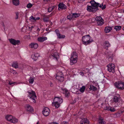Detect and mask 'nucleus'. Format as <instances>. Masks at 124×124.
<instances>
[{
  "label": "nucleus",
  "mask_w": 124,
  "mask_h": 124,
  "mask_svg": "<svg viewBox=\"0 0 124 124\" xmlns=\"http://www.w3.org/2000/svg\"><path fill=\"white\" fill-rule=\"evenodd\" d=\"M10 72L13 74H16V71L14 70H11L10 71Z\"/></svg>",
  "instance_id": "44"
},
{
  "label": "nucleus",
  "mask_w": 124,
  "mask_h": 124,
  "mask_svg": "<svg viewBox=\"0 0 124 124\" xmlns=\"http://www.w3.org/2000/svg\"><path fill=\"white\" fill-rule=\"evenodd\" d=\"M50 0H44V1H46L47 2L49 1Z\"/></svg>",
  "instance_id": "51"
},
{
  "label": "nucleus",
  "mask_w": 124,
  "mask_h": 124,
  "mask_svg": "<svg viewBox=\"0 0 124 124\" xmlns=\"http://www.w3.org/2000/svg\"><path fill=\"white\" fill-rule=\"evenodd\" d=\"M73 19L75 18L79 17L80 15L79 14L73 13L72 14Z\"/></svg>",
  "instance_id": "35"
},
{
  "label": "nucleus",
  "mask_w": 124,
  "mask_h": 124,
  "mask_svg": "<svg viewBox=\"0 0 124 124\" xmlns=\"http://www.w3.org/2000/svg\"><path fill=\"white\" fill-rule=\"evenodd\" d=\"M32 5L30 3L28 4L27 5V7L28 8H31L32 6Z\"/></svg>",
  "instance_id": "41"
},
{
  "label": "nucleus",
  "mask_w": 124,
  "mask_h": 124,
  "mask_svg": "<svg viewBox=\"0 0 124 124\" xmlns=\"http://www.w3.org/2000/svg\"><path fill=\"white\" fill-rule=\"evenodd\" d=\"M12 66L15 68H18V64L17 62H13Z\"/></svg>",
  "instance_id": "28"
},
{
  "label": "nucleus",
  "mask_w": 124,
  "mask_h": 124,
  "mask_svg": "<svg viewBox=\"0 0 124 124\" xmlns=\"http://www.w3.org/2000/svg\"><path fill=\"white\" fill-rule=\"evenodd\" d=\"M55 32L56 34L57 35L60 34V31L58 29H56L55 30Z\"/></svg>",
  "instance_id": "42"
},
{
  "label": "nucleus",
  "mask_w": 124,
  "mask_h": 124,
  "mask_svg": "<svg viewBox=\"0 0 124 124\" xmlns=\"http://www.w3.org/2000/svg\"><path fill=\"white\" fill-rule=\"evenodd\" d=\"M43 20L44 22H48L49 21L48 20V18L44 17L43 18Z\"/></svg>",
  "instance_id": "40"
},
{
  "label": "nucleus",
  "mask_w": 124,
  "mask_h": 124,
  "mask_svg": "<svg viewBox=\"0 0 124 124\" xmlns=\"http://www.w3.org/2000/svg\"><path fill=\"white\" fill-rule=\"evenodd\" d=\"M86 70H88L87 69H86ZM87 71L89 72V70H88V71Z\"/></svg>",
  "instance_id": "57"
},
{
  "label": "nucleus",
  "mask_w": 124,
  "mask_h": 124,
  "mask_svg": "<svg viewBox=\"0 0 124 124\" xmlns=\"http://www.w3.org/2000/svg\"><path fill=\"white\" fill-rule=\"evenodd\" d=\"M110 108V107H105V110H107L108 111H109Z\"/></svg>",
  "instance_id": "46"
},
{
  "label": "nucleus",
  "mask_w": 124,
  "mask_h": 124,
  "mask_svg": "<svg viewBox=\"0 0 124 124\" xmlns=\"http://www.w3.org/2000/svg\"><path fill=\"white\" fill-rule=\"evenodd\" d=\"M25 107L27 112H29L31 113L33 112L34 109L33 108L29 105H26L25 106Z\"/></svg>",
  "instance_id": "10"
},
{
  "label": "nucleus",
  "mask_w": 124,
  "mask_h": 124,
  "mask_svg": "<svg viewBox=\"0 0 124 124\" xmlns=\"http://www.w3.org/2000/svg\"><path fill=\"white\" fill-rule=\"evenodd\" d=\"M49 109L47 107H46L43 109L42 113L43 115L46 116H48L50 113Z\"/></svg>",
  "instance_id": "9"
},
{
  "label": "nucleus",
  "mask_w": 124,
  "mask_h": 124,
  "mask_svg": "<svg viewBox=\"0 0 124 124\" xmlns=\"http://www.w3.org/2000/svg\"><path fill=\"white\" fill-rule=\"evenodd\" d=\"M15 83V82H9V84L10 85H12V84H14Z\"/></svg>",
  "instance_id": "47"
},
{
  "label": "nucleus",
  "mask_w": 124,
  "mask_h": 124,
  "mask_svg": "<svg viewBox=\"0 0 124 124\" xmlns=\"http://www.w3.org/2000/svg\"><path fill=\"white\" fill-rule=\"evenodd\" d=\"M58 9H65L67 8L66 6L62 3H60L58 5Z\"/></svg>",
  "instance_id": "14"
},
{
  "label": "nucleus",
  "mask_w": 124,
  "mask_h": 124,
  "mask_svg": "<svg viewBox=\"0 0 124 124\" xmlns=\"http://www.w3.org/2000/svg\"><path fill=\"white\" fill-rule=\"evenodd\" d=\"M98 121L99 124H105L106 123V122L103 119L99 118Z\"/></svg>",
  "instance_id": "31"
},
{
  "label": "nucleus",
  "mask_w": 124,
  "mask_h": 124,
  "mask_svg": "<svg viewBox=\"0 0 124 124\" xmlns=\"http://www.w3.org/2000/svg\"><path fill=\"white\" fill-rule=\"evenodd\" d=\"M62 90L63 92V93L65 94L66 97H68V94H69V92L68 90L66 89H62Z\"/></svg>",
  "instance_id": "20"
},
{
  "label": "nucleus",
  "mask_w": 124,
  "mask_h": 124,
  "mask_svg": "<svg viewBox=\"0 0 124 124\" xmlns=\"http://www.w3.org/2000/svg\"><path fill=\"white\" fill-rule=\"evenodd\" d=\"M70 64L71 65H72L76 63L77 61V60L75 59H73L72 58H70Z\"/></svg>",
  "instance_id": "23"
},
{
  "label": "nucleus",
  "mask_w": 124,
  "mask_h": 124,
  "mask_svg": "<svg viewBox=\"0 0 124 124\" xmlns=\"http://www.w3.org/2000/svg\"><path fill=\"white\" fill-rule=\"evenodd\" d=\"M89 89L93 91H96L97 90V88L93 85H91L90 86Z\"/></svg>",
  "instance_id": "32"
},
{
  "label": "nucleus",
  "mask_w": 124,
  "mask_h": 124,
  "mask_svg": "<svg viewBox=\"0 0 124 124\" xmlns=\"http://www.w3.org/2000/svg\"><path fill=\"white\" fill-rule=\"evenodd\" d=\"M40 30V29H39V28H38L37 30V31H39Z\"/></svg>",
  "instance_id": "50"
},
{
  "label": "nucleus",
  "mask_w": 124,
  "mask_h": 124,
  "mask_svg": "<svg viewBox=\"0 0 124 124\" xmlns=\"http://www.w3.org/2000/svg\"><path fill=\"white\" fill-rule=\"evenodd\" d=\"M58 38L59 39H63L65 37V36L64 35H62L60 33L57 35Z\"/></svg>",
  "instance_id": "37"
},
{
  "label": "nucleus",
  "mask_w": 124,
  "mask_h": 124,
  "mask_svg": "<svg viewBox=\"0 0 124 124\" xmlns=\"http://www.w3.org/2000/svg\"><path fill=\"white\" fill-rule=\"evenodd\" d=\"M34 77H30L29 79V81L30 83L32 84L33 83L34 81Z\"/></svg>",
  "instance_id": "30"
},
{
  "label": "nucleus",
  "mask_w": 124,
  "mask_h": 124,
  "mask_svg": "<svg viewBox=\"0 0 124 124\" xmlns=\"http://www.w3.org/2000/svg\"><path fill=\"white\" fill-rule=\"evenodd\" d=\"M50 85L51 86H53V85L52 83H51Z\"/></svg>",
  "instance_id": "52"
},
{
  "label": "nucleus",
  "mask_w": 124,
  "mask_h": 124,
  "mask_svg": "<svg viewBox=\"0 0 124 124\" xmlns=\"http://www.w3.org/2000/svg\"><path fill=\"white\" fill-rule=\"evenodd\" d=\"M112 30V28L111 27H107L105 28V31L106 33H108Z\"/></svg>",
  "instance_id": "25"
},
{
  "label": "nucleus",
  "mask_w": 124,
  "mask_h": 124,
  "mask_svg": "<svg viewBox=\"0 0 124 124\" xmlns=\"http://www.w3.org/2000/svg\"><path fill=\"white\" fill-rule=\"evenodd\" d=\"M36 124H39V121H38L37 122Z\"/></svg>",
  "instance_id": "53"
},
{
  "label": "nucleus",
  "mask_w": 124,
  "mask_h": 124,
  "mask_svg": "<svg viewBox=\"0 0 124 124\" xmlns=\"http://www.w3.org/2000/svg\"><path fill=\"white\" fill-rule=\"evenodd\" d=\"M13 116L11 115H7L6 118L7 120L11 122L12 118H13Z\"/></svg>",
  "instance_id": "29"
},
{
  "label": "nucleus",
  "mask_w": 124,
  "mask_h": 124,
  "mask_svg": "<svg viewBox=\"0 0 124 124\" xmlns=\"http://www.w3.org/2000/svg\"><path fill=\"white\" fill-rule=\"evenodd\" d=\"M47 38L46 37H39L38 39V41L40 42H43L44 41L46 40Z\"/></svg>",
  "instance_id": "18"
},
{
  "label": "nucleus",
  "mask_w": 124,
  "mask_h": 124,
  "mask_svg": "<svg viewBox=\"0 0 124 124\" xmlns=\"http://www.w3.org/2000/svg\"><path fill=\"white\" fill-rule=\"evenodd\" d=\"M39 19L40 18L39 17L35 18L33 16H31L29 18V20L32 22H35L37 20H39Z\"/></svg>",
  "instance_id": "21"
},
{
  "label": "nucleus",
  "mask_w": 124,
  "mask_h": 124,
  "mask_svg": "<svg viewBox=\"0 0 124 124\" xmlns=\"http://www.w3.org/2000/svg\"><path fill=\"white\" fill-rule=\"evenodd\" d=\"M103 45L104 48L107 50H108V48L110 46V43L108 41H105Z\"/></svg>",
  "instance_id": "15"
},
{
  "label": "nucleus",
  "mask_w": 124,
  "mask_h": 124,
  "mask_svg": "<svg viewBox=\"0 0 124 124\" xmlns=\"http://www.w3.org/2000/svg\"><path fill=\"white\" fill-rule=\"evenodd\" d=\"M54 6L49 8L48 9V12H51L54 9Z\"/></svg>",
  "instance_id": "39"
},
{
  "label": "nucleus",
  "mask_w": 124,
  "mask_h": 124,
  "mask_svg": "<svg viewBox=\"0 0 124 124\" xmlns=\"http://www.w3.org/2000/svg\"><path fill=\"white\" fill-rule=\"evenodd\" d=\"M54 102H55L59 103H62L63 102L62 98L59 97H55L54 100Z\"/></svg>",
  "instance_id": "13"
},
{
  "label": "nucleus",
  "mask_w": 124,
  "mask_h": 124,
  "mask_svg": "<svg viewBox=\"0 0 124 124\" xmlns=\"http://www.w3.org/2000/svg\"><path fill=\"white\" fill-rule=\"evenodd\" d=\"M113 53L111 51H109L107 53V56L110 62H112L113 59Z\"/></svg>",
  "instance_id": "12"
},
{
  "label": "nucleus",
  "mask_w": 124,
  "mask_h": 124,
  "mask_svg": "<svg viewBox=\"0 0 124 124\" xmlns=\"http://www.w3.org/2000/svg\"><path fill=\"white\" fill-rule=\"evenodd\" d=\"M90 3L91 4V6L87 5V10L90 12H95L98 10V7L101 8L102 10L106 8L105 5H101L100 4L96 3L94 0H91L90 1Z\"/></svg>",
  "instance_id": "1"
},
{
  "label": "nucleus",
  "mask_w": 124,
  "mask_h": 124,
  "mask_svg": "<svg viewBox=\"0 0 124 124\" xmlns=\"http://www.w3.org/2000/svg\"><path fill=\"white\" fill-rule=\"evenodd\" d=\"M67 123L65 122L64 121L61 124H67Z\"/></svg>",
  "instance_id": "48"
},
{
  "label": "nucleus",
  "mask_w": 124,
  "mask_h": 124,
  "mask_svg": "<svg viewBox=\"0 0 124 124\" xmlns=\"http://www.w3.org/2000/svg\"><path fill=\"white\" fill-rule=\"evenodd\" d=\"M85 86H83L81 87L79 89V91L80 92L83 93L85 91Z\"/></svg>",
  "instance_id": "33"
},
{
  "label": "nucleus",
  "mask_w": 124,
  "mask_h": 124,
  "mask_svg": "<svg viewBox=\"0 0 124 124\" xmlns=\"http://www.w3.org/2000/svg\"><path fill=\"white\" fill-rule=\"evenodd\" d=\"M115 109L113 108H112L110 107V111L111 112H114L115 111Z\"/></svg>",
  "instance_id": "43"
},
{
  "label": "nucleus",
  "mask_w": 124,
  "mask_h": 124,
  "mask_svg": "<svg viewBox=\"0 0 124 124\" xmlns=\"http://www.w3.org/2000/svg\"><path fill=\"white\" fill-rule=\"evenodd\" d=\"M108 70L110 72L114 73L115 72V65L113 63H110L107 66Z\"/></svg>",
  "instance_id": "5"
},
{
  "label": "nucleus",
  "mask_w": 124,
  "mask_h": 124,
  "mask_svg": "<svg viewBox=\"0 0 124 124\" xmlns=\"http://www.w3.org/2000/svg\"><path fill=\"white\" fill-rule=\"evenodd\" d=\"M56 75V79L60 81H62L63 80V75L62 72H58Z\"/></svg>",
  "instance_id": "7"
},
{
  "label": "nucleus",
  "mask_w": 124,
  "mask_h": 124,
  "mask_svg": "<svg viewBox=\"0 0 124 124\" xmlns=\"http://www.w3.org/2000/svg\"><path fill=\"white\" fill-rule=\"evenodd\" d=\"M27 93H29L28 96L30 97V98L33 100V102L34 103L36 102L35 99L36 98V96L35 92L31 90L30 91H28Z\"/></svg>",
  "instance_id": "3"
},
{
  "label": "nucleus",
  "mask_w": 124,
  "mask_h": 124,
  "mask_svg": "<svg viewBox=\"0 0 124 124\" xmlns=\"http://www.w3.org/2000/svg\"><path fill=\"white\" fill-rule=\"evenodd\" d=\"M51 56L53 59L57 60L59 57V55L58 53L56 51L53 53H52Z\"/></svg>",
  "instance_id": "11"
},
{
  "label": "nucleus",
  "mask_w": 124,
  "mask_h": 124,
  "mask_svg": "<svg viewBox=\"0 0 124 124\" xmlns=\"http://www.w3.org/2000/svg\"><path fill=\"white\" fill-rule=\"evenodd\" d=\"M80 74L81 75H84V73H83V72H80Z\"/></svg>",
  "instance_id": "49"
},
{
  "label": "nucleus",
  "mask_w": 124,
  "mask_h": 124,
  "mask_svg": "<svg viewBox=\"0 0 124 124\" xmlns=\"http://www.w3.org/2000/svg\"><path fill=\"white\" fill-rule=\"evenodd\" d=\"M118 4V3H117L116 5H117Z\"/></svg>",
  "instance_id": "58"
},
{
  "label": "nucleus",
  "mask_w": 124,
  "mask_h": 124,
  "mask_svg": "<svg viewBox=\"0 0 124 124\" xmlns=\"http://www.w3.org/2000/svg\"><path fill=\"white\" fill-rule=\"evenodd\" d=\"M10 42L12 44L16 45H19L20 44V41L19 40H16L14 39L11 38L8 39Z\"/></svg>",
  "instance_id": "8"
},
{
  "label": "nucleus",
  "mask_w": 124,
  "mask_h": 124,
  "mask_svg": "<svg viewBox=\"0 0 124 124\" xmlns=\"http://www.w3.org/2000/svg\"><path fill=\"white\" fill-rule=\"evenodd\" d=\"M80 123L82 124H89V121L87 119L84 118L82 119Z\"/></svg>",
  "instance_id": "19"
},
{
  "label": "nucleus",
  "mask_w": 124,
  "mask_h": 124,
  "mask_svg": "<svg viewBox=\"0 0 124 124\" xmlns=\"http://www.w3.org/2000/svg\"><path fill=\"white\" fill-rule=\"evenodd\" d=\"M123 30L124 31V27L123 28Z\"/></svg>",
  "instance_id": "56"
},
{
  "label": "nucleus",
  "mask_w": 124,
  "mask_h": 124,
  "mask_svg": "<svg viewBox=\"0 0 124 124\" xmlns=\"http://www.w3.org/2000/svg\"><path fill=\"white\" fill-rule=\"evenodd\" d=\"M120 97L119 96L118 97H117L116 96H114L113 98V101L114 102H118L120 99Z\"/></svg>",
  "instance_id": "24"
},
{
  "label": "nucleus",
  "mask_w": 124,
  "mask_h": 124,
  "mask_svg": "<svg viewBox=\"0 0 124 124\" xmlns=\"http://www.w3.org/2000/svg\"><path fill=\"white\" fill-rule=\"evenodd\" d=\"M121 27L120 26H116L115 27L114 29L117 31H119L121 30Z\"/></svg>",
  "instance_id": "34"
},
{
  "label": "nucleus",
  "mask_w": 124,
  "mask_h": 124,
  "mask_svg": "<svg viewBox=\"0 0 124 124\" xmlns=\"http://www.w3.org/2000/svg\"><path fill=\"white\" fill-rule=\"evenodd\" d=\"M78 56L77 53L75 52H73L71 54V56L70 58H72L73 59H75L78 60Z\"/></svg>",
  "instance_id": "22"
},
{
  "label": "nucleus",
  "mask_w": 124,
  "mask_h": 124,
  "mask_svg": "<svg viewBox=\"0 0 124 124\" xmlns=\"http://www.w3.org/2000/svg\"><path fill=\"white\" fill-rule=\"evenodd\" d=\"M1 38H0V41H1Z\"/></svg>",
  "instance_id": "54"
},
{
  "label": "nucleus",
  "mask_w": 124,
  "mask_h": 124,
  "mask_svg": "<svg viewBox=\"0 0 124 124\" xmlns=\"http://www.w3.org/2000/svg\"><path fill=\"white\" fill-rule=\"evenodd\" d=\"M67 18L68 19H69L70 20H71L73 19L72 15H71L70 14L68 16H67Z\"/></svg>",
  "instance_id": "38"
},
{
  "label": "nucleus",
  "mask_w": 124,
  "mask_h": 124,
  "mask_svg": "<svg viewBox=\"0 0 124 124\" xmlns=\"http://www.w3.org/2000/svg\"><path fill=\"white\" fill-rule=\"evenodd\" d=\"M39 56V54L37 53H36L31 55V58L34 61H35L38 59V57Z\"/></svg>",
  "instance_id": "16"
},
{
  "label": "nucleus",
  "mask_w": 124,
  "mask_h": 124,
  "mask_svg": "<svg viewBox=\"0 0 124 124\" xmlns=\"http://www.w3.org/2000/svg\"><path fill=\"white\" fill-rule=\"evenodd\" d=\"M95 19L97 21V24L99 26H101L103 24V20L101 16H97L95 18Z\"/></svg>",
  "instance_id": "6"
},
{
  "label": "nucleus",
  "mask_w": 124,
  "mask_h": 124,
  "mask_svg": "<svg viewBox=\"0 0 124 124\" xmlns=\"http://www.w3.org/2000/svg\"><path fill=\"white\" fill-rule=\"evenodd\" d=\"M91 38V37L89 35L83 36L82 38L83 44L86 46L90 44L93 41V40H90Z\"/></svg>",
  "instance_id": "2"
},
{
  "label": "nucleus",
  "mask_w": 124,
  "mask_h": 124,
  "mask_svg": "<svg viewBox=\"0 0 124 124\" xmlns=\"http://www.w3.org/2000/svg\"><path fill=\"white\" fill-rule=\"evenodd\" d=\"M33 26H31V28H33Z\"/></svg>",
  "instance_id": "55"
},
{
  "label": "nucleus",
  "mask_w": 124,
  "mask_h": 124,
  "mask_svg": "<svg viewBox=\"0 0 124 124\" xmlns=\"http://www.w3.org/2000/svg\"><path fill=\"white\" fill-rule=\"evenodd\" d=\"M19 13L18 12H17L16 13V17H15V19H17L18 18V15Z\"/></svg>",
  "instance_id": "45"
},
{
  "label": "nucleus",
  "mask_w": 124,
  "mask_h": 124,
  "mask_svg": "<svg viewBox=\"0 0 124 124\" xmlns=\"http://www.w3.org/2000/svg\"><path fill=\"white\" fill-rule=\"evenodd\" d=\"M12 2L13 4L16 6L18 5H19V0H12Z\"/></svg>",
  "instance_id": "27"
},
{
  "label": "nucleus",
  "mask_w": 124,
  "mask_h": 124,
  "mask_svg": "<svg viewBox=\"0 0 124 124\" xmlns=\"http://www.w3.org/2000/svg\"><path fill=\"white\" fill-rule=\"evenodd\" d=\"M61 104V103H59L55 102H54L52 103V104L53 106H55V108H58L59 107Z\"/></svg>",
  "instance_id": "26"
},
{
  "label": "nucleus",
  "mask_w": 124,
  "mask_h": 124,
  "mask_svg": "<svg viewBox=\"0 0 124 124\" xmlns=\"http://www.w3.org/2000/svg\"><path fill=\"white\" fill-rule=\"evenodd\" d=\"M17 122L18 120L17 119L15 118V117H13V118H12L11 122L14 123H17Z\"/></svg>",
  "instance_id": "36"
},
{
  "label": "nucleus",
  "mask_w": 124,
  "mask_h": 124,
  "mask_svg": "<svg viewBox=\"0 0 124 124\" xmlns=\"http://www.w3.org/2000/svg\"><path fill=\"white\" fill-rule=\"evenodd\" d=\"M29 46L31 48L34 49H37L38 46V45L37 43H31L30 45Z\"/></svg>",
  "instance_id": "17"
},
{
  "label": "nucleus",
  "mask_w": 124,
  "mask_h": 124,
  "mask_svg": "<svg viewBox=\"0 0 124 124\" xmlns=\"http://www.w3.org/2000/svg\"><path fill=\"white\" fill-rule=\"evenodd\" d=\"M116 87L120 90H123L124 89V82L119 81L116 82L114 84Z\"/></svg>",
  "instance_id": "4"
}]
</instances>
